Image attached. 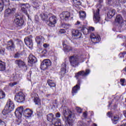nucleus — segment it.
<instances>
[{"label":"nucleus","instance_id":"obj_18","mask_svg":"<svg viewBox=\"0 0 126 126\" xmlns=\"http://www.w3.org/2000/svg\"><path fill=\"white\" fill-rule=\"evenodd\" d=\"M72 36H74L76 39H79L81 37V33L78 30H74L72 32Z\"/></svg>","mask_w":126,"mask_h":126},{"label":"nucleus","instance_id":"obj_40","mask_svg":"<svg viewBox=\"0 0 126 126\" xmlns=\"http://www.w3.org/2000/svg\"><path fill=\"white\" fill-rule=\"evenodd\" d=\"M21 10L22 12L25 13V14H27V9H25V8L21 7Z\"/></svg>","mask_w":126,"mask_h":126},{"label":"nucleus","instance_id":"obj_59","mask_svg":"<svg viewBox=\"0 0 126 126\" xmlns=\"http://www.w3.org/2000/svg\"><path fill=\"white\" fill-rule=\"evenodd\" d=\"M93 126H97V125L96 124H94Z\"/></svg>","mask_w":126,"mask_h":126},{"label":"nucleus","instance_id":"obj_16","mask_svg":"<svg viewBox=\"0 0 126 126\" xmlns=\"http://www.w3.org/2000/svg\"><path fill=\"white\" fill-rule=\"evenodd\" d=\"M15 10H16V9H15V8H13L12 9H11L10 8H8L6 9L4 13L5 17H7V16H9L10 14H12V13L15 12Z\"/></svg>","mask_w":126,"mask_h":126},{"label":"nucleus","instance_id":"obj_25","mask_svg":"<svg viewBox=\"0 0 126 126\" xmlns=\"http://www.w3.org/2000/svg\"><path fill=\"white\" fill-rule=\"evenodd\" d=\"M115 22L119 24H122L123 22V17L120 15H118L115 18Z\"/></svg>","mask_w":126,"mask_h":126},{"label":"nucleus","instance_id":"obj_33","mask_svg":"<svg viewBox=\"0 0 126 126\" xmlns=\"http://www.w3.org/2000/svg\"><path fill=\"white\" fill-rule=\"evenodd\" d=\"M5 70V65L2 64V63H0V71H3V70Z\"/></svg>","mask_w":126,"mask_h":126},{"label":"nucleus","instance_id":"obj_64","mask_svg":"<svg viewBox=\"0 0 126 126\" xmlns=\"http://www.w3.org/2000/svg\"><path fill=\"white\" fill-rule=\"evenodd\" d=\"M108 107H110V105H109Z\"/></svg>","mask_w":126,"mask_h":126},{"label":"nucleus","instance_id":"obj_35","mask_svg":"<svg viewBox=\"0 0 126 126\" xmlns=\"http://www.w3.org/2000/svg\"><path fill=\"white\" fill-rule=\"evenodd\" d=\"M65 51H67V52H69L72 50V48L68 45H66V47L63 48Z\"/></svg>","mask_w":126,"mask_h":126},{"label":"nucleus","instance_id":"obj_61","mask_svg":"<svg viewBox=\"0 0 126 126\" xmlns=\"http://www.w3.org/2000/svg\"><path fill=\"white\" fill-rule=\"evenodd\" d=\"M48 96H50V94H47V97H48Z\"/></svg>","mask_w":126,"mask_h":126},{"label":"nucleus","instance_id":"obj_29","mask_svg":"<svg viewBox=\"0 0 126 126\" xmlns=\"http://www.w3.org/2000/svg\"><path fill=\"white\" fill-rule=\"evenodd\" d=\"M40 17L42 20H47L48 17H49V16H48V13L45 12L41 13L40 14Z\"/></svg>","mask_w":126,"mask_h":126},{"label":"nucleus","instance_id":"obj_13","mask_svg":"<svg viewBox=\"0 0 126 126\" xmlns=\"http://www.w3.org/2000/svg\"><path fill=\"white\" fill-rule=\"evenodd\" d=\"M57 17L55 16H52L49 18L48 26L50 27H55V24L57 23Z\"/></svg>","mask_w":126,"mask_h":126},{"label":"nucleus","instance_id":"obj_56","mask_svg":"<svg viewBox=\"0 0 126 126\" xmlns=\"http://www.w3.org/2000/svg\"><path fill=\"white\" fill-rule=\"evenodd\" d=\"M37 116H38V117H40V116H42V113H37Z\"/></svg>","mask_w":126,"mask_h":126},{"label":"nucleus","instance_id":"obj_3","mask_svg":"<svg viewBox=\"0 0 126 126\" xmlns=\"http://www.w3.org/2000/svg\"><path fill=\"white\" fill-rule=\"evenodd\" d=\"M14 110V103L10 99L8 100L4 110L2 111V114L4 115L12 112Z\"/></svg>","mask_w":126,"mask_h":126},{"label":"nucleus","instance_id":"obj_37","mask_svg":"<svg viewBox=\"0 0 126 126\" xmlns=\"http://www.w3.org/2000/svg\"><path fill=\"white\" fill-rule=\"evenodd\" d=\"M3 4H4V3L0 1V12H1L3 10Z\"/></svg>","mask_w":126,"mask_h":126},{"label":"nucleus","instance_id":"obj_39","mask_svg":"<svg viewBox=\"0 0 126 126\" xmlns=\"http://www.w3.org/2000/svg\"><path fill=\"white\" fill-rule=\"evenodd\" d=\"M67 41L66 40H64L63 42V49L65 48L66 46H67Z\"/></svg>","mask_w":126,"mask_h":126},{"label":"nucleus","instance_id":"obj_8","mask_svg":"<svg viewBox=\"0 0 126 126\" xmlns=\"http://www.w3.org/2000/svg\"><path fill=\"white\" fill-rule=\"evenodd\" d=\"M51 64L52 63L50 60H44L41 64L40 68L42 69V70H45V69H47Z\"/></svg>","mask_w":126,"mask_h":126},{"label":"nucleus","instance_id":"obj_53","mask_svg":"<svg viewBox=\"0 0 126 126\" xmlns=\"http://www.w3.org/2000/svg\"><path fill=\"white\" fill-rule=\"evenodd\" d=\"M0 1H1L3 3H4V2L6 1V0H0Z\"/></svg>","mask_w":126,"mask_h":126},{"label":"nucleus","instance_id":"obj_30","mask_svg":"<svg viewBox=\"0 0 126 126\" xmlns=\"http://www.w3.org/2000/svg\"><path fill=\"white\" fill-rule=\"evenodd\" d=\"M32 6L34 7V8H37L40 6V4L39 3V1L38 0H33L32 1Z\"/></svg>","mask_w":126,"mask_h":126},{"label":"nucleus","instance_id":"obj_54","mask_svg":"<svg viewBox=\"0 0 126 126\" xmlns=\"http://www.w3.org/2000/svg\"><path fill=\"white\" fill-rule=\"evenodd\" d=\"M67 126H72V123H67Z\"/></svg>","mask_w":126,"mask_h":126},{"label":"nucleus","instance_id":"obj_47","mask_svg":"<svg viewBox=\"0 0 126 126\" xmlns=\"http://www.w3.org/2000/svg\"><path fill=\"white\" fill-rule=\"evenodd\" d=\"M56 118H60L61 117V114L59 112L57 113L56 114Z\"/></svg>","mask_w":126,"mask_h":126},{"label":"nucleus","instance_id":"obj_31","mask_svg":"<svg viewBox=\"0 0 126 126\" xmlns=\"http://www.w3.org/2000/svg\"><path fill=\"white\" fill-rule=\"evenodd\" d=\"M80 28H81V31H82L83 32L84 34H85L86 35H87L89 33V30L88 29L83 27V26H81Z\"/></svg>","mask_w":126,"mask_h":126},{"label":"nucleus","instance_id":"obj_20","mask_svg":"<svg viewBox=\"0 0 126 126\" xmlns=\"http://www.w3.org/2000/svg\"><path fill=\"white\" fill-rule=\"evenodd\" d=\"M15 22L17 25L19 26H21V25H23V23H24V21L21 18H19V17H16L15 19Z\"/></svg>","mask_w":126,"mask_h":126},{"label":"nucleus","instance_id":"obj_26","mask_svg":"<svg viewBox=\"0 0 126 126\" xmlns=\"http://www.w3.org/2000/svg\"><path fill=\"white\" fill-rule=\"evenodd\" d=\"M47 83L51 88L52 87H56V83L53 80L49 79L47 81Z\"/></svg>","mask_w":126,"mask_h":126},{"label":"nucleus","instance_id":"obj_10","mask_svg":"<svg viewBox=\"0 0 126 126\" xmlns=\"http://www.w3.org/2000/svg\"><path fill=\"white\" fill-rule=\"evenodd\" d=\"M60 18L63 21H67L70 17V13L68 11L63 12L60 15Z\"/></svg>","mask_w":126,"mask_h":126},{"label":"nucleus","instance_id":"obj_55","mask_svg":"<svg viewBox=\"0 0 126 126\" xmlns=\"http://www.w3.org/2000/svg\"><path fill=\"white\" fill-rule=\"evenodd\" d=\"M19 56H18V54H15L14 58H19Z\"/></svg>","mask_w":126,"mask_h":126},{"label":"nucleus","instance_id":"obj_28","mask_svg":"<svg viewBox=\"0 0 126 126\" xmlns=\"http://www.w3.org/2000/svg\"><path fill=\"white\" fill-rule=\"evenodd\" d=\"M79 14L80 18L82 20H84L85 18H86V13H85V12H84V11H80Z\"/></svg>","mask_w":126,"mask_h":126},{"label":"nucleus","instance_id":"obj_51","mask_svg":"<svg viewBox=\"0 0 126 126\" xmlns=\"http://www.w3.org/2000/svg\"><path fill=\"white\" fill-rule=\"evenodd\" d=\"M0 54L1 55H4V51L2 50H0Z\"/></svg>","mask_w":126,"mask_h":126},{"label":"nucleus","instance_id":"obj_60","mask_svg":"<svg viewBox=\"0 0 126 126\" xmlns=\"http://www.w3.org/2000/svg\"><path fill=\"white\" fill-rule=\"evenodd\" d=\"M61 2H63V0H61Z\"/></svg>","mask_w":126,"mask_h":126},{"label":"nucleus","instance_id":"obj_42","mask_svg":"<svg viewBox=\"0 0 126 126\" xmlns=\"http://www.w3.org/2000/svg\"><path fill=\"white\" fill-rule=\"evenodd\" d=\"M17 84V83L16 82H13V83H10L9 85L11 87H13V86H15V85H16Z\"/></svg>","mask_w":126,"mask_h":126},{"label":"nucleus","instance_id":"obj_58","mask_svg":"<svg viewBox=\"0 0 126 126\" xmlns=\"http://www.w3.org/2000/svg\"><path fill=\"white\" fill-rule=\"evenodd\" d=\"M99 2H103V0H99Z\"/></svg>","mask_w":126,"mask_h":126},{"label":"nucleus","instance_id":"obj_36","mask_svg":"<svg viewBox=\"0 0 126 126\" xmlns=\"http://www.w3.org/2000/svg\"><path fill=\"white\" fill-rule=\"evenodd\" d=\"M4 97V93L1 90H0V99H3Z\"/></svg>","mask_w":126,"mask_h":126},{"label":"nucleus","instance_id":"obj_27","mask_svg":"<svg viewBox=\"0 0 126 126\" xmlns=\"http://www.w3.org/2000/svg\"><path fill=\"white\" fill-rule=\"evenodd\" d=\"M119 119H120V117H119L118 115H116L113 118H112L111 120L112 121L113 124H114V125H117L119 122Z\"/></svg>","mask_w":126,"mask_h":126},{"label":"nucleus","instance_id":"obj_22","mask_svg":"<svg viewBox=\"0 0 126 126\" xmlns=\"http://www.w3.org/2000/svg\"><path fill=\"white\" fill-rule=\"evenodd\" d=\"M66 71V64L64 63H63L61 66V75H63L64 74H65Z\"/></svg>","mask_w":126,"mask_h":126},{"label":"nucleus","instance_id":"obj_50","mask_svg":"<svg viewBox=\"0 0 126 126\" xmlns=\"http://www.w3.org/2000/svg\"><path fill=\"white\" fill-rule=\"evenodd\" d=\"M49 46V44H47V43H44L43 44V47L44 48H48V46Z\"/></svg>","mask_w":126,"mask_h":126},{"label":"nucleus","instance_id":"obj_24","mask_svg":"<svg viewBox=\"0 0 126 126\" xmlns=\"http://www.w3.org/2000/svg\"><path fill=\"white\" fill-rule=\"evenodd\" d=\"M34 102L35 105H38V106L41 105V99L39 98L38 94H35L34 98Z\"/></svg>","mask_w":126,"mask_h":126},{"label":"nucleus","instance_id":"obj_17","mask_svg":"<svg viewBox=\"0 0 126 126\" xmlns=\"http://www.w3.org/2000/svg\"><path fill=\"white\" fill-rule=\"evenodd\" d=\"M37 62V58L34 55L32 54H30L29 56V61L28 62L32 64V63H35Z\"/></svg>","mask_w":126,"mask_h":126},{"label":"nucleus","instance_id":"obj_45","mask_svg":"<svg viewBox=\"0 0 126 126\" xmlns=\"http://www.w3.org/2000/svg\"><path fill=\"white\" fill-rule=\"evenodd\" d=\"M60 32L61 34H64V33H65V30L63 29H61Z\"/></svg>","mask_w":126,"mask_h":126},{"label":"nucleus","instance_id":"obj_1","mask_svg":"<svg viewBox=\"0 0 126 126\" xmlns=\"http://www.w3.org/2000/svg\"><path fill=\"white\" fill-rule=\"evenodd\" d=\"M15 114L19 117L22 116V114H23L25 117L31 118L32 115H33V111L31 110L30 109H26L24 111L23 107H21L16 109Z\"/></svg>","mask_w":126,"mask_h":126},{"label":"nucleus","instance_id":"obj_6","mask_svg":"<svg viewBox=\"0 0 126 126\" xmlns=\"http://www.w3.org/2000/svg\"><path fill=\"white\" fill-rule=\"evenodd\" d=\"M15 100L19 103H22L24 101H25V95L22 92H19L16 94L15 96Z\"/></svg>","mask_w":126,"mask_h":126},{"label":"nucleus","instance_id":"obj_11","mask_svg":"<svg viewBox=\"0 0 126 126\" xmlns=\"http://www.w3.org/2000/svg\"><path fill=\"white\" fill-rule=\"evenodd\" d=\"M100 9H97L96 11H94V23H98L100 21L101 17H100Z\"/></svg>","mask_w":126,"mask_h":126},{"label":"nucleus","instance_id":"obj_49","mask_svg":"<svg viewBox=\"0 0 126 126\" xmlns=\"http://www.w3.org/2000/svg\"><path fill=\"white\" fill-rule=\"evenodd\" d=\"M75 25H79V26H81L80 24V22L77 21L76 23L75 24Z\"/></svg>","mask_w":126,"mask_h":126},{"label":"nucleus","instance_id":"obj_43","mask_svg":"<svg viewBox=\"0 0 126 126\" xmlns=\"http://www.w3.org/2000/svg\"><path fill=\"white\" fill-rule=\"evenodd\" d=\"M76 110L77 112L78 113H79L80 114H81V113H82V110L79 107H76Z\"/></svg>","mask_w":126,"mask_h":126},{"label":"nucleus","instance_id":"obj_41","mask_svg":"<svg viewBox=\"0 0 126 126\" xmlns=\"http://www.w3.org/2000/svg\"><path fill=\"white\" fill-rule=\"evenodd\" d=\"M0 126H6V124L0 119Z\"/></svg>","mask_w":126,"mask_h":126},{"label":"nucleus","instance_id":"obj_23","mask_svg":"<svg viewBox=\"0 0 126 126\" xmlns=\"http://www.w3.org/2000/svg\"><path fill=\"white\" fill-rule=\"evenodd\" d=\"M15 63L16 64H17L18 66H19V67H23L25 66V63L21 60H16Z\"/></svg>","mask_w":126,"mask_h":126},{"label":"nucleus","instance_id":"obj_19","mask_svg":"<svg viewBox=\"0 0 126 126\" xmlns=\"http://www.w3.org/2000/svg\"><path fill=\"white\" fill-rule=\"evenodd\" d=\"M115 14H116V10L113 9L110 10L107 13V16L108 18H113V16H115Z\"/></svg>","mask_w":126,"mask_h":126},{"label":"nucleus","instance_id":"obj_2","mask_svg":"<svg viewBox=\"0 0 126 126\" xmlns=\"http://www.w3.org/2000/svg\"><path fill=\"white\" fill-rule=\"evenodd\" d=\"M47 119L48 122H51V124L50 126H63V124H62V123L61 122V119H54V114L52 113L47 115Z\"/></svg>","mask_w":126,"mask_h":126},{"label":"nucleus","instance_id":"obj_52","mask_svg":"<svg viewBox=\"0 0 126 126\" xmlns=\"http://www.w3.org/2000/svg\"><path fill=\"white\" fill-rule=\"evenodd\" d=\"M124 115L125 116V118H126V110H124L123 111Z\"/></svg>","mask_w":126,"mask_h":126},{"label":"nucleus","instance_id":"obj_21","mask_svg":"<svg viewBox=\"0 0 126 126\" xmlns=\"http://www.w3.org/2000/svg\"><path fill=\"white\" fill-rule=\"evenodd\" d=\"M35 41L36 43H37V44L39 45V44H41V43H44V41H45V38L42 36H37L35 38Z\"/></svg>","mask_w":126,"mask_h":126},{"label":"nucleus","instance_id":"obj_15","mask_svg":"<svg viewBox=\"0 0 126 126\" xmlns=\"http://www.w3.org/2000/svg\"><path fill=\"white\" fill-rule=\"evenodd\" d=\"M25 43L27 47L29 48H32L33 47V42H32V38L30 37H27L25 38Z\"/></svg>","mask_w":126,"mask_h":126},{"label":"nucleus","instance_id":"obj_9","mask_svg":"<svg viewBox=\"0 0 126 126\" xmlns=\"http://www.w3.org/2000/svg\"><path fill=\"white\" fill-rule=\"evenodd\" d=\"M90 70L89 69H86V71H80L78 73L75 74V77L78 79L79 78V76H87L89 73H90Z\"/></svg>","mask_w":126,"mask_h":126},{"label":"nucleus","instance_id":"obj_14","mask_svg":"<svg viewBox=\"0 0 126 126\" xmlns=\"http://www.w3.org/2000/svg\"><path fill=\"white\" fill-rule=\"evenodd\" d=\"M78 84H77L76 86H75L74 87H73L72 90V96H74L75 94H76V93L78 92V90H80V82L79 80L78 81Z\"/></svg>","mask_w":126,"mask_h":126},{"label":"nucleus","instance_id":"obj_12","mask_svg":"<svg viewBox=\"0 0 126 126\" xmlns=\"http://www.w3.org/2000/svg\"><path fill=\"white\" fill-rule=\"evenodd\" d=\"M91 39L93 43H99L101 38H100V35L95 33H92L91 34Z\"/></svg>","mask_w":126,"mask_h":126},{"label":"nucleus","instance_id":"obj_4","mask_svg":"<svg viewBox=\"0 0 126 126\" xmlns=\"http://www.w3.org/2000/svg\"><path fill=\"white\" fill-rule=\"evenodd\" d=\"M63 114L65 118H66V123L67 124H72L74 122L75 117L74 114L71 113V111L69 109H63ZM68 115V116L66 117V115Z\"/></svg>","mask_w":126,"mask_h":126},{"label":"nucleus","instance_id":"obj_34","mask_svg":"<svg viewBox=\"0 0 126 126\" xmlns=\"http://www.w3.org/2000/svg\"><path fill=\"white\" fill-rule=\"evenodd\" d=\"M73 2H74V4H76V5H80V4H81V2H80L79 0H73Z\"/></svg>","mask_w":126,"mask_h":126},{"label":"nucleus","instance_id":"obj_38","mask_svg":"<svg viewBox=\"0 0 126 126\" xmlns=\"http://www.w3.org/2000/svg\"><path fill=\"white\" fill-rule=\"evenodd\" d=\"M88 29L89 33L90 32H93V31H95V28H94V27H89Z\"/></svg>","mask_w":126,"mask_h":126},{"label":"nucleus","instance_id":"obj_44","mask_svg":"<svg viewBox=\"0 0 126 126\" xmlns=\"http://www.w3.org/2000/svg\"><path fill=\"white\" fill-rule=\"evenodd\" d=\"M125 81H126V80L125 79H121L120 80L121 84L122 86H124V84Z\"/></svg>","mask_w":126,"mask_h":126},{"label":"nucleus","instance_id":"obj_7","mask_svg":"<svg viewBox=\"0 0 126 126\" xmlns=\"http://www.w3.org/2000/svg\"><path fill=\"white\" fill-rule=\"evenodd\" d=\"M6 49L10 52L14 51L15 49V44L12 39H10L7 42Z\"/></svg>","mask_w":126,"mask_h":126},{"label":"nucleus","instance_id":"obj_32","mask_svg":"<svg viewBox=\"0 0 126 126\" xmlns=\"http://www.w3.org/2000/svg\"><path fill=\"white\" fill-rule=\"evenodd\" d=\"M20 5L21 6V7H23V8H25L26 9H27V8H28V7H29L30 6L29 5V4L26 3V4H20Z\"/></svg>","mask_w":126,"mask_h":126},{"label":"nucleus","instance_id":"obj_48","mask_svg":"<svg viewBox=\"0 0 126 126\" xmlns=\"http://www.w3.org/2000/svg\"><path fill=\"white\" fill-rule=\"evenodd\" d=\"M83 116H84V118H87V112H84V113H83Z\"/></svg>","mask_w":126,"mask_h":126},{"label":"nucleus","instance_id":"obj_63","mask_svg":"<svg viewBox=\"0 0 126 126\" xmlns=\"http://www.w3.org/2000/svg\"><path fill=\"white\" fill-rule=\"evenodd\" d=\"M124 0V1H126V0Z\"/></svg>","mask_w":126,"mask_h":126},{"label":"nucleus","instance_id":"obj_5","mask_svg":"<svg viewBox=\"0 0 126 126\" xmlns=\"http://www.w3.org/2000/svg\"><path fill=\"white\" fill-rule=\"evenodd\" d=\"M79 60V58L77 56H72L69 58V62L70 65L73 67H75L77 66L79 63L78 61Z\"/></svg>","mask_w":126,"mask_h":126},{"label":"nucleus","instance_id":"obj_46","mask_svg":"<svg viewBox=\"0 0 126 126\" xmlns=\"http://www.w3.org/2000/svg\"><path fill=\"white\" fill-rule=\"evenodd\" d=\"M107 117H109V118H112V113L111 112H108V113L107 114Z\"/></svg>","mask_w":126,"mask_h":126},{"label":"nucleus","instance_id":"obj_57","mask_svg":"<svg viewBox=\"0 0 126 126\" xmlns=\"http://www.w3.org/2000/svg\"><path fill=\"white\" fill-rule=\"evenodd\" d=\"M108 1V3H110L111 2V0H107Z\"/></svg>","mask_w":126,"mask_h":126},{"label":"nucleus","instance_id":"obj_62","mask_svg":"<svg viewBox=\"0 0 126 126\" xmlns=\"http://www.w3.org/2000/svg\"><path fill=\"white\" fill-rule=\"evenodd\" d=\"M125 126H126V123L125 124Z\"/></svg>","mask_w":126,"mask_h":126}]
</instances>
